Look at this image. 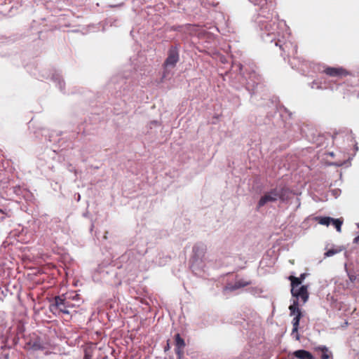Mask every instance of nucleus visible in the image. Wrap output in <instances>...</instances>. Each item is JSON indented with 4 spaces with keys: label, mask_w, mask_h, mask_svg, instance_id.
<instances>
[{
    "label": "nucleus",
    "mask_w": 359,
    "mask_h": 359,
    "mask_svg": "<svg viewBox=\"0 0 359 359\" xmlns=\"http://www.w3.org/2000/svg\"><path fill=\"white\" fill-rule=\"evenodd\" d=\"M257 6L252 21L261 39L267 43L273 44L278 38L286 36L289 27L283 20L275 13V0H248Z\"/></svg>",
    "instance_id": "nucleus-1"
},
{
    "label": "nucleus",
    "mask_w": 359,
    "mask_h": 359,
    "mask_svg": "<svg viewBox=\"0 0 359 359\" xmlns=\"http://www.w3.org/2000/svg\"><path fill=\"white\" fill-rule=\"evenodd\" d=\"M231 85L237 90L245 85V90L251 95H257L259 88L262 87L260 78L252 71L249 73V76L246 77L243 72V65L238 62H234L231 67L230 72Z\"/></svg>",
    "instance_id": "nucleus-2"
},
{
    "label": "nucleus",
    "mask_w": 359,
    "mask_h": 359,
    "mask_svg": "<svg viewBox=\"0 0 359 359\" xmlns=\"http://www.w3.org/2000/svg\"><path fill=\"white\" fill-rule=\"evenodd\" d=\"M147 243L144 239H136L130 248L119 257L120 268L128 273L135 272L139 269L140 259L147 253Z\"/></svg>",
    "instance_id": "nucleus-3"
},
{
    "label": "nucleus",
    "mask_w": 359,
    "mask_h": 359,
    "mask_svg": "<svg viewBox=\"0 0 359 359\" xmlns=\"http://www.w3.org/2000/svg\"><path fill=\"white\" fill-rule=\"evenodd\" d=\"M308 289V285H301L298 289H297V287L291 288V294L294 299H292V303L289 306V310L290 316H294V329L298 326L300 319L302 317V311L299 308V299H301L303 304H305L308 301L309 297Z\"/></svg>",
    "instance_id": "nucleus-4"
},
{
    "label": "nucleus",
    "mask_w": 359,
    "mask_h": 359,
    "mask_svg": "<svg viewBox=\"0 0 359 359\" xmlns=\"http://www.w3.org/2000/svg\"><path fill=\"white\" fill-rule=\"evenodd\" d=\"M291 36L287 29V34L285 36H280L277 41L273 43L274 46L278 47L281 51V56L285 60V56L290 57L294 56L297 53V45L291 41Z\"/></svg>",
    "instance_id": "nucleus-5"
},
{
    "label": "nucleus",
    "mask_w": 359,
    "mask_h": 359,
    "mask_svg": "<svg viewBox=\"0 0 359 359\" xmlns=\"http://www.w3.org/2000/svg\"><path fill=\"white\" fill-rule=\"evenodd\" d=\"M111 82L114 84L115 89H119L118 96H126L132 88V79L129 75H117L111 79Z\"/></svg>",
    "instance_id": "nucleus-6"
},
{
    "label": "nucleus",
    "mask_w": 359,
    "mask_h": 359,
    "mask_svg": "<svg viewBox=\"0 0 359 359\" xmlns=\"http://www.w3.org/2000/svg\"><path fill=\"white\" fill-rule=\"evenodd\" d=\"M180 44L175 43L171 45L167 52V57L163 62V67L165 70L168 68H174L180 61Z\"/></svg>",
    "instance_id": "nucleus-7"
},
{
    "label": "nucleus",
    "mask_w": 359,
    "mask_h": 359,
    "mask_svg": "<svg viewBox=\"0 0 359 359\" xmlns=\"http://www.w3.org/2000/svg\"><path fill=\"white\" fill-rule=\"evenodd\" d=\"M41 78L46 79H50L55 83L62 93H65V82L60 71L56 69H51L49 71L43 70L41 74Z\"/></svg>",
    "instance_id": "nucleus-8"
},
{
    "label": "nucleus",
    "mask_w": 359,
    "mask_h": 359,
    "mask_svg": "<svg viewBox=\"0 0 359 359\" xmlns=\"http://www.w3.org/2000/svg\"><path fill=\"white\" fill-rule=\"evenodd\" d=\"M49 310L53 314L62 313L69 314L70 311L67 309V299L61 296H56L52 303L49 305Z\"/></svg>",
    "instance_id": "nucleus-9"
},
{
    "label": "nucleus",
    "mask_w": 359,
    "mask_h": 359,
    "mask_svg": "<svg viewBox=\"0 0 359 359\" xmlns=\"http://www.w3.org/2000/svg\"><path fill=\"white\" fill-rule=\"evenodd\" d=\"M193 252L194 256L191 269L194 273L200 276V268L203 266L201 257L204 254L203 248H201L199 245H195L193 247Z\"/></svg>",
    "instance_id": "nucleus-10"
},
{
    "label": "nucleus",
    "mask_w": 359,
    "mask_h": 359,
    "mask_svg": "<svg viewBox=\"0 0 359 359\" xmlns=\"http://www.w3.org/2000/svg\"><path fill=\"white\" fill-rule=\"evenodd\" d=\"M250 284V282L246 281L243 279L238 280L235 281L234 283L229 282V283H227L225 285V286H224V287L222 289V293L224 295H226L230 292H233L238 289H241L245 286H248Z\"/></svg>",
    "instance_id": "nucleus-11"
},
{
    "label": "nucleus",
    "mask_w": 359,
    "mask_h": 359,
    "mask_svg": "<svg viewBox=\"0 0 359 359\" xmlns=\"http://www.w3.org/2000/svg\"><path fill=\"white\" fill-rule=\"evenodd\" d=\"M278 200L277 191L275 188L271 189L269 191L266 192L259 200L257 203V209L263 207L267 203H273Z\"/></svg>",
    "instance_id": "nucleus-12"
},
{
    "label": "nucleus",
    "mask_w": 359,
    "mask_h": 359,
    "mask_svg": "<svg viewBox=\"0 0 359 359\" xmlns=\"http://www.w3.org/2000/svg\"><path fill=\"white\" fill-rule=\"evenodd\" d=\"M175 351L177 359H182L184 355V348L186 346L184 339L181 337L180 334L177 333L175 335Z\"/></svg>",
    "instance_id": "nucleus-13"
},
{
    "label": "nucleus",
    "mask_w": 359,
    "mask_h": 359,
    "mask_svg": "<svg viewBox=\"0 0 359 359\" xmlns=\"http://www.w3.org/2000/svg\"><path fill=\"white\" fill-rule=\"evenodd\" d=\"M344 69L342 67H328L324 69V72L332 77L339 76L344 74Z\"/></svg>",
    "instance_id": "nucleus-14"
},
{
    "label": "nucleus",
    "mask_w": 359,
    "mask_h": 359,
    "mask_svg": "<svg viewBox=\"0 0 359 359\" xmlns=\"http://www.w3.org/2000/svg\"><path fill=\"white\" fill-rule=\"evenodd\" d=\"M306 273H303L300 274L299 277H295L293 276H290L288 279L290 280L291 283V288L292 287H300L304 281V280L306 278Z\"/></svg>",
    "instance_id": "nucleus-15"
},
{
    "label": "nucleus",
    "mask_w": 359,
    "mask_h": 359,
    "mask_svg": "<svg viewBox=\"0 0 359 359\" xmlns=\"http://www.w3.org/2000/svg\"><path fill=\"white\" fill-rule=\"evenodd\" d=\"M275 189L277 191V195L278 200L285 201L287 199L290 194V189L285 187H276Z\"/></svg>",
    "instance_id": "nucleus-16"
},
{
    "label": "nucleus",
    "mask_w": 359,
    "mask_h": 359,
    "mask_svg": "<svg viewBox=\"0 0 359 359\" xmlns=\"http://www.w3.org/2000/svg\"><path fill=\"white\" fill-rule=\"evenodd\" d=\"M311 352L304 349H299L294 351L292 355V359L293 357L297 359H308L310 357Z\"/></svg>",
    "instance_id": "nucleus-17"
},
{
    "label": "nucleus",
    "mask_w": 359,
    "mask_h": 359,
    "mask_svg": "<svg viewBox=\"0 0 359 359\" xmlns=\"http://www.w3.org/2000/svg\"><path fill=\"white\" fill-rule=\"evenodd\" d=\"M198 27L196 24H184L183 25V33L192 34L197 32Z\"/></svg>",
    "instance_id": "nucleus-18"
},
{
    "label": "nucleus",
    "mask_w": 359,
    "mask_h": 359,
    "mask_svg": "<svg viewBox=\"0 0 359 359\" xmlns=\"http://www.w3.org/2000/svg\"><path fill=\"white\" fill-rule=\"evenodd\" d=\"M318 349L320 351V357L321 359H330L332 355L331 351L325 346H320Z\"/></svg>",
    "instance_id": "nucleus-19"
},
{
    "label": "nucleus",
    "mask_w": 359,
    "mask_h": 359,
    "mask_svg": "<svg viewBox=\"0 0 359 359\" xmlns=\"http://www.w3.org/2000/svg\"><path fill=\"white\" fill-rule=\"evenodd\" d=\"M9 191H12V192L16 196H25V194H27L28 192L25 189L22 188L20 186H14L11 187Z\"/></svg>",
    "instance_id": "nucleus-20"
},
{
    "label": "nucleus",
    "mask_w": 359,
    "mask_h": 359,
    "mask_svg": "<svg viewBox=\"0 0 359 359\" xmlns=\"http://www.w3.org/2000/svg\"><path fill=\"white\" fill-rule=\"evenodd\" d=\"M309 86L313 89L324 90L326 89V86H323L321 81L318 80H314L309 83Z\"/></svg>",
    "instance_id": "nucleus-21"
},
{
    "label": "nucleus",
    "mask_w": 359,
    "mask_h": 359,
    "mask_svg": "<svg viewBox=\"0 0 359 359\" xmlns=\"http://www.w3.org/2000/svg\"><path fill=\"white\" fill-rule=\"evenodd\" d=\"M56 134V135H60L61 133H56L55 132H50L48 130H43V135L45 137V139L48 140V142H51L53 141L52 139L54 135Z\"/></svg>",
    "instance_id": "nucleus-22"
},
{
    "label": "nucleus",
    "mask_w": 359,
    "mask_h": 359,
    "mask_svg": "<svg viewBox=\"0 0 359 359\" xmlns=\"http://www.w3.org/2000/svg\"><path fill=\"white\" fill-rule=\"evenodd\" d=\"M332 217H320L318 220V223L322 225L328 226L332 222Z\"/></svg>",
    "instance_id": "nucleus-23"
},
{
    "label": "nucleus",
    "mask_w": 359,
    "mask_h": 359,
    "mask_svg": "<svg viewBox=\"0 0 359 359\" xmlns=\"http://www.w3.org/2000/svg\"><path fill=\"white\" fill-rule=\"evenodd\" d=\"M32 348L34 351L43 350L44 346L41 344L39 339L34 340L32 344Z\"/></svg>",
    "instance_id": "nucleus-24"
},
{
    "label": "nucleus",
    "mask_w": 359,
    "mask_h": 359,
    "mask_svg": "<svg viewBox=\"0 0 359 359\" xmlns=\"http://www.w3.org/2000/svg\"><path fill=\"white\" fill-rule=\"evenodd\" d=\"M332 225L336 228L338 232H341V225L343 224V221L341 219H332V222H331Z\"/></svg>",
    "instance_id": "nucleus-25"
},
{
    "label": "nucleus",
    "mask_w": 359,
    "mask_h": 359,
    "mask_svg": "<svg viewBox=\"0 0 359 359\" xmlns=\"http://www.w3.org/2000/svg\"><path fill=\"white\" fill-rule=\"evenodd\" d=\"M292 324L293 327L291 334L292 335L293 338H294L296 340H299V334L298 333L299 324L298 325V326H297L296 329H294V318L292 320Z\"/></svg>",
    "instance_id": "nucleus-26"
},
{
    "label": "nucleus",
    "mask_w": 359,
    "mask_h": 359,
    "mask_svg": "<svg viewBox=\"0 0 359 359\" xmlns=\"http://www.w3.org/2000/svg\"><path fill=\"white\" fill-rule=\"evenodd\" d=\"M170 31L178 32L183 33V25H172L169 27Z\"/></svg>",
    "instance_id": "nucleus-27"
},
{
    "label": "nucleus",
    "mask_w": 359,
    "mask_h": 359,
    "mask_svg": "<svg viewBox=\"0 0 359 359\" xmlns=\"http://www.w3.org/2000/svg\"><path fill=\"white\" fill-rule=\"evenodd\" d=\"M338 252L339 251L337 250L330 249L325 253V257H332V256L334 255L335 254H337Z\"/></svg>",
    "instance_id": "nucleus-28"
},
{
    "label": "nucleus",
    "mask_w": 359,
    "mask_h": 359,
    "mask_svg": "<svg viewBox=\"0 0 359 359\" xmlns=\"http://www.w3.org/2000/svg\"><path fill=\"white\" fill-rule=\"evenodd\" d=\"M100 273L101 274H102V276L104 277V274H108L109 273H111L113 276H115L116 275V273H114L113 271H109L108 269H102L100 270Z\"/></svg>",
    "instance_id": "nucleus-29"
},
{
    "label": "nucleus",
    "mask_w": 359,
    "mask_h": 359,
    "mask_svg": "<svg viewBox=\"0 0 359 359\" xmlns=\"http://www.w3.org/2000/svg\"><path fill=\"white\" fill-rule=\"evenodd\" d=\"M272 105H273V106H272V109H271V112H270V114H268L266 115V118H267L268 119H269V118H270V117H271V116H272L273 114H276V107L273 104H272Z\"/></svg>",
    "instance_id": "nucleus-30"
},
{
    "label": "nucleus",
    "mask_w": 359,
    "mask_h": 359,
    "mask_svg": "<svg viewBox=\"0 0 359 359\" xmlns=\"http://www.w3.org/2000/svg\"><path fill=\"white\" fill-rule=\"evenodd\" d=\"M209 325H210V324H209L208 322H203V321H202V322H201V323H197V327H198V328L202 329V328H203V327H205L208 326Z\"/></svg>",
    "instance_id": "nucleus-31"
},
{
    "label": "nucleus",
    "mask_w": 359,
    "mask_h": 359,
    "mask_svg": "<svg viewBox=\"0 0 359 359\" xmlns=\"http://www.w3.org/2000/svg\"><path fill=\"white\" fill-rule=\"evenodd\" d=\"M160 123L158 121H152L149 123V126L151 129L153 126H159Z\"/></svg>",
    "instance_id": "nucleus-32"
},
{
    "label": "nucleus",
    "mask_w": 359,
    "mask_h": 359,
    "mask_svg": "<svg viewBox=\"0 0 359 359\" xmlns=\"http://www.w3.org/2000/svg\"><path fill=\"white\" fill-rule=\"evenodd\" d=\"M348 276L351 282L353 283L356 280V276L350 273H348Z\"/></svg>",
    "instance_id": "nucleus-33"
},
{
    "label": "nucleus",
    "mask_w": 359,
    "mask_h": 359,
    "mask_svg": "<svg viewBox=\"0 0 359 359\" xmlns=\"http://www.w3.org/2000/svg\"><path fill=\"white\" fill-rule=\"evenodd\" d=\"M340 191H341L337 189L332 190V194L335 196V198H337L339 196Z\"/></svg>",
    "instance_id": "nucleus-34"
},
{
    "label": "nucleus",
    "mask_w": 359,
    "mask_h": 359,
    "mask_svg": "<svg viewBox=\"0 0 359 359\" xmlns=\"http://www.w3.org/2000/svg\"><path fill=\"white\" fill-rule=\"evenodd\" d=\"M0 213L8 215V210L6 208H0Z\"/></svg>",
    "instance_id": "nucleus-35"
},
{
    "label": "nucleus",
    "mask_w": 359,
    "mask_h": 359,
    "mask_svg": "<svg viewBox=\"0 0 359 359\" xmlns=\"http://www.w3.org/2000/svg\"><path fill=\"white\" fill-rule=\"evenodd\" d=\"M169 349H170V344H169V341H168L167 344L164 347V351L166 352Z\"/></svg>",
    "instance_id": "nucleus-36"
},
{
    "label": "nucleus",
    "mask_w": 359,
    "mask_h": 359,
    "mask_svg": "<svg viewBox=\"0 0 359 359\" xmlns=\"http://www.w3.org/2000/svg\"><path fill=\"white\" fill-rule=\"evenodd\" d=\"M353 243H359V236H356V237L353 239Z\"/></svg>",
    "instance_id": "nucleus-37"
},
{
    "label": "nucleus",
    "mask_w": 359,
    "mask_h": 359,
    "mask_svg": "<svg viewBox=\"0 0 359 359\" xmlns=\"http://www.w3.org/2000/svg\"><path fill=\"white\" fill-rule=\"evenodd\" d=\"M67 309H69V308H72L73 305L71 304V302L68 300H67Z\"/></svg>",
    "instance_id": "nucleus-38"
},
{
    "label": "nucleus",
    "mask_w": 359,
    "mask_h": 359,
    "mask_svg": "<svg viewBox=\"0 0 359 359\" xmlns=\"http://www.w3.org/2000/svg\"><path fill=\"white\" fill-rule=\"evenodd\" d=\"M1 295L4 296V297H6V293L4 291L1 290Z\"/></svg>",
    "instance_id": "nucleus-39"
},
{
    "label": "nucleus",
    "mask_w": 359,
    "mask_h": 359,
    "mask_svg": "<svg viewBox=\"0 0 359 359\" xmlns=\"http://www.w3.org/2000/svg\"><path fill=\"white\" fill-rule=\"evenodd\" d=\"M308 359H316L311 353L310 354V357Z\"/></svg>",
    "instance_id": "nucleus-40"
},
{
    "label": "nucleus",
    "mask_w": 359,
    "mask_h": 359,
    "mask_svg": "<svg viewBox=\"0 0 359 359\" xmlns=\"http://www.w3.org/2000/svg\"><path fill=\"white\" fill-rule=\"evenodd\" d=\"M358 146H357V144H355V151H358Z\"/></svg>",
    "instance_id": "nucleus-41"
},
{
    "label": "nucleus",
    "mask_w": 359,
    "mask_h": 359,
    "mask_svg": "<svg viewBox=\"0 0 359 359\" xmlns=\"http://www.w3.org/2000/svg\"><path fill=\"white\" fill-rule=\"evenodd\" d=\"M329 155H330L331 156H334V152H330Z\"/></svg>",
    "instance_id": "nucleus-42"
},
{
    "label": "nucleus",
    "mask_w": 359,
    "mask_h": 359,
    "mask_svg": "<svg viewBox=\"0 0 359 359\" xmlns=\"http://www.w3.org/2000/svg\"><path fill=\"white\" fill-rule=\"evenodd\" d=\"M80 198H81V196H80V195L79 194V195H78V197H77V200H78V201H79V200H80Z\"/></svg>",
    "instance_id": "nucleus-43"
},
{
    "label": "nucleus",
    "mask_w": 359,
    "mask_h": 359,
    "mask_svg": "<svg viewBox=\"0 0 359 359\" xmlns=\"http://www.w3.org/2000/svg\"><path fill=\"white\" fill-rule=\"evenodd\" d=\"M107 232H106V233H105V234H107ZM104 238H105V239H107V235H104Z\"/></svg>",
    "instance_id": "nucleus-44"
},
{
    "label": "nucleus",
    "mask_w": 359,
    "mask_h": 359,
    "mask_svg": "<svg viewBox=\"0 0 359 359\" xmlns=\"http://www.w3.org/2000/svg\"><path fill=\"white\" fill-rule=\"evenodd\" d=\"M76 297H78V294H76L74 297H72V299H74Z\"/></svg>",
    "instance_id": "nucleus-45"
},
{
    "label": "nucleus",
    "mask_w": 359,
    "mask_h": 359,
    "mask_svg": "<svg viewBox=\"0 0 359 359\" xmlns=\"http://www.w3.org/2000/svg\"><path fill=\"white\" fill-rule=\"evenodd\" d=\"M356 226L359 229V223H356Z\"/></svg>",
    "instance_id": "nucleus-46"
},
{
    "label": "nucleus",
    "mask_w": 359,
    "mask_h": 359,
    "mask_svg": "<svg viewBox=\"0 0 359 359\" xmlns=\"http://www.w3.org/2000/svg\"><path fill=\"white\" fill-rule=\"evenodd\" d=\"M2 6V4H0V6ZM0 12H1V10H0Z\"/></svg>",
    "instance_id": "nucleus-47"
}]
</instances>
